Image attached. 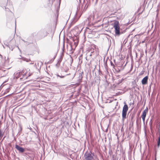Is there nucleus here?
I'll return each instance as SVG.
<instances>
[{"mask_svg":"<svg viewBox=\"0 0 160 160\" xmlns=\"http://www.w3.org/2000/svg\"><path fill=\"white\" fill-rule=\"evenodd\" d=\"M113 24V27L115 29V34L118 35H120L119 24L118 21H115Z\"/></svg>","mask_w":160,"mask_h":160,"instance_id":"obj_1","label":"nucleus"},{"mask_svg":"<svg viewBox=\"0 0 160 160\" xmlns=\"http://www.w3.org/2000/svg\"><path fill=\"white\" fill-rule=\"evenodd\" d=\"M85 160H93L94 154L90 152H86L84 155Z\"/></svg>","mask_w":160,"mask_h":160,"instance_id":"obj_2","label":"nucleus"},{"mask_svg":"<svg viewBox=\"0 0 160 160\" xmlns=\"http://www.w3.org/2000/svg\"><path fill=\"white\" fill-rule=\"evenodd\" d=\"M148 112V109H145L144 111L143 112L142 114V115L141 117L143 121L144 122L145 121V118L146 115V113Z\"/></svg>","mask_w":160,"mask_h":160,"instance_id":"obj_3","label":"nucleus"},{"mask_svg":"<svg viewBox=\"0 0 160 160\" xmlns=\"http://www.w3.org/2000/svg\"><path fill=\"white\" fill-rule=\"evenodd\" d=\"M15 148L18 150L19 152H24L25 150L24 148L22 147H20L18 145H15Z\"/></svg>","mask_w":160,"mask_h":160,"instance_id":"obj_4","label":"nucleus"},{"mask_svg":"<svg viewBox=\"0 0 160 160\" xmlns=\"http://www.w3.org/2000/svg\"><path fill=\"white\" fill-rule=\"evenodd\" d=\"M148 77L146 76L142 80L141 82L142 85H146L147 83Z\"/></svg>","mask_w":160,"mask_h":160,"instance_id":"obj_5","label":"nucleus"},{"mask_svg":"<svg viewBox=\"0 0 160 160\" xmlns=\"http://www.w3.org/2000/svg\"><path fill=\"white\" fill-rule=\"evenodd\" d=\"M99 16L98 13L97 12L93 13V15L91 17V18H92V20H93L95 19H97L99 18Z\"/></svg>","mask_w":160,"mask_h":160,"instance_id":"obj_6","label":"nucleus"},{"mask_svg":"<svg viewBox=\"0 0 160 160\" xmlns=\"http://www.w3.org/2000/svg\"><path fill=\"white\" fill-rule=\"evenodd\" d=\"M27 72L26 70H23L22 71L19 72L18 73V75L20 77L21 76V75L23 76V77L26 75Z\"/></svg>","mask_w":160,"mask_h":160,"instance_id":"obj_7","label":"nucleus"},{"mask_svg":"<svg viewBox=\"0 0 160 160\" xmlns=\"http://www.w3.org/2000/svg\"><path fill=\"white\" fill-rule=\"evenodd\" d=\"M124 105L122 111L123 112H127L128 110V107L127 105L126 104L125 102L124 103Z\"/></svg>","mask_w":160,"mask_h":160,"instance_id":"obj_8","label":"nucleus"},{"mask_svg":"<svg viewBox=\"0 0 160 160\" xmlns=\"http://www.w3.org/2000/svg\"><path fill=\"white\" fill-rule=\"evenodd\" d=\"M127 112H122V118L123 119L126 118Z\"/></svg>","mask_w":160,"mask_h":160,"instance_id":"obj_9","label":"nucleus"},{"mask_svg":"<svg viewBox=\"0 0 160 160\" xmlns=\"http://www.w3.org/2000/svg\"><path fill=\"white\" fill-rule=\"evenodd\" d=\"M70 75V73L69 74H68L66 75H65V76H62V75H59L58 74H56L57 77H59L61 78H64L66 76L68 75Z\"/></svg>","mask_w":160,"mask_h":160,"instance_id":"obj_10","label":"nucleus"},{"mask_svg":"<svg viewBox=\"0 0 160 160\" xmlns=\"http://www.w3.org/2000/svg\"><path fill=\"white\" fill-rule=\"evenodd\" d=\"M4 133L3 131L0 129V139L3 137Z\"/></svg>","mask_w":160,"mask_h":160,"instance_id":"obj_11","label":"nucleus"},{"mask_svg":"<svg viewBox=\"0 0 160 160\" xmlns=\"http://www.w3.org/2000/svg\"><path fill=\"white\" fill-rule=\"evenodd\" d=\"M160 145V133L159 134V137L158 141V147H159Z\"/></svg>","mask_w":160,"mask_h":160,"instance_id":"obj_12","label":"nucleus"},{"mask_svg":"<svg viewBox=\"0 0 160 160\" xmlns=\"http://www.w3.org/2000/svg\"><path fill=\"white\" fill-rule=\"evenodd\" d=\"M5 59H6L5 62V63H6V64L8 63L9 62V60H8V58H7V59L5 58Z\"/></svg>","mask_w":160,"mask_h":160,"instance_id":"obj_13","label":"nucleus"},{"mask_svg":"<svg viewBox=\"0 0 160 160\" xmlns=\"http://www.w3.org/2000/svg\"><path fill=\"white\" fill-rule=\"evenodd\" d=\"M114 69H115V70L116 71L118 72H120V70H119V69H117L115 68H114Z\"/></svg>","mask_w":160,"mask_h":160,"instance_id":"obj_14","label":"nucleus"},{"mask_svg":"<svg viewBox=\"0 0 160 160\" xmlns=\"http://www.w3.org/2000/svg\"><path fill=\"white\" fill-rule=\"evenodd\" d=\"M23 60L24 61H25V60L27 62H28L30 61V59H27V60H26V59H23Z\"/></svg>","mask_w":160,"mask_h":160,"instance_id":"obj_15","label":"nucleus"},{"mask_svg":"<svg viewBox=\"0 0 160 160\" xmlns=\"http://www.w3.org/2000/svg\"><path fill=\"white\" fill-rule=\"evenodd\" d=\"M111 64L112 65V64H113V63L112 62H111Z\"/></svg>","mask_w":160,"mask_h":160,"instance_id":"obj_16","label":"nucleus"},{"mask_svg":"<svg viewBox=\"0 0 160 160\" xmlns=\"http://www.w3.org/2000/svg\"><path fill=\"white\" fill-rule=\"evenodd\" d=\"M98 0H96V2H97Z\"/></svg>","mask_w":160,"mask_h":160,"instance_id":"obj_17","label":"nucleus"},{"mask_svg":"<svg viewBox=\"0 0 160 160\" xmlns=\"http://www.w3.org/2000/svg\"><path fill=\"white\" fill-rule=\"evenodd\" d=\"M96 160H99V159L98 158H97L96 159Z\"/></svg>","mask_w":160,"mask_h":160,"instance_id":"obj_18","label":"nucleus"},{"mask_svg":"<svg viewBox=\"0 0 160 160\" xmlns=\"http://www.w3.org/2000/svg\"><path fill=\"white\" fill-rule=\"evenodd\" d=\"M93 1L94 0H92Z\"/></svg>","mask_w":160,"mask_h":160,"instance_id":"obj_19","label":"nucleus"}]
</instances>
